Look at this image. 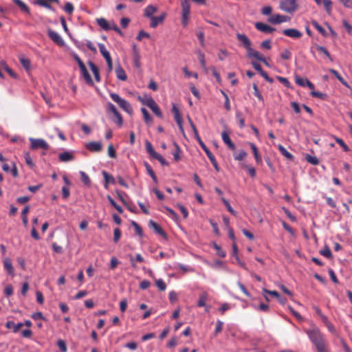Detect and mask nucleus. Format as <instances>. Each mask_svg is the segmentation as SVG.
Instances as JSON below:
<instances>
[{"label":"nucleus","mask_w":352,"mask_h":352,"mask_svg":"<svg viewBox=\"0 0 352 352\" xmlns=\"http://www.w3.org/2000/svg\"><path fill=\"white\" fill-rule=\"evenodd\" d=\"M221 201H223V203L224 204V205L226 206L227 210H228V212L230 213H231L232 215L234 216H236V211L232 208V206H230V203L228 202V200H226L224 197H221Z\"/></svg>","instance_id":"ea45409f"},{"label":"nucleus","mask_w":352,"mask_h":352,"mask_svg":"<svg viewBox=\"0 0 352 352\" xmlns=\"http://www.w3.org/2000/svg\"><path fill=\"white\" fill-rule=\"evenodd\" d=\"M322 322L327 328V329L332 333H336V329L331 322H329L327 316H322Z\"/></svg>","instance_id":"72a5a7b5"},{"label":"nucleus","mask_w":352,"mask_h":352,"mask_svg":"<svg viewBox=\"0 0 352 352\" xmlns=\"http://www.w3.org/2000/svg\"><path fill=\"white\" fill-rule=\"evenodd\" d=\"M146 150L147 153L153 158L158 154L153 148L151 143L146 140L145 142Z\"/></svg>","instance_id":"473e14b6"},{"label":"nucleus","mask_w":352,"mask_h":352,"mask_svg":"<svg viewBox=\"0 0 352 352\" xmlns=\"http://www.w3.org/2000/svg\"><path fill=\"white\" fill-rule=\"evenodd\" d=\"M320 254L322 256L331 258L332 257V254L330 248L327 246L324 247L322 250L320 251Z\"/></svg>","instance_id":"49530a36"},{"label":"nucleus","mask_w":352,"mask_h":352,"mask_svg":"<svg viewBox=\"0 0 352 352\" xmlns=\"http://www.w3.org/2000/svg\"><path fill=\"white\" fill-rule=\"evenodd\" d=\"M182 5V24L184 27L188 25L190 14V4L188 0H183L181 3Z\"/></svg>","instance_id":"39448f33"},{"label":"nucleus","mask_w":352,"mask_h":352,"mask_svg":"<svg viewBox=\"0 0 352 352\" xmlns=\"http://www.w3.org/2000/svg\"><path fill=\"white\" fill-rule=\"evenodd\" d=\"M155 284L157 287L161 291H164L166 289V284L162 279H157L155 280Z\"/></svg>","instance_id":"3c124183"},{"label":"nucleus","mask_w":352,"mask_h":352,"mask_svg":"<svg viewBox=\"0 0 352 352\" xmlns=\"http://www.w3.org/2000/svg\"><path fill=\"white\" fill-rule=\"evenodd\" d=\"M30 141L31 142V148L33 150L38 148L47 150L49 148L48 144L43 139L30 138Z\"/></svg>","instance_id":"0eeeda50"},{"label":"nucleus","mask_w":352,"mask_h":352,"mask_svg":"<svg viewBox=\"0 0 352 352\" xmlns=\"http://www.w3.org/2000/svg\"><path fill=\"white\" fill-rule=\"evenodd\" d=\"M110 97L124 111L129 114H131L133 113V109L130 103L124 98H122L118 94L111 93Z\"/></svg>","instance_id":"f03ea898"},{"label":"nucleus","mask_w":352,"mask_h":352,"mask_svg":"<svg viewBox=\"0 0 352 352\" xmlns=\"http://www.w3.org/2000/svg\"><path fill=\"white\" fill-rule=\"evenodd\" d=\"M255 28L257 30L266 34L272 33L276 30L274 28L262 22H256L255 23Z\"/></svg>","instance_id":"9d476101"},{"label":"nucleus","mask_w":352,"mask_h":352,"mask_svg":"<svg viewBox=\"0 0 352 352\" xmlns=\"http://www.w3.org/2000/svg\"><path fill=\"white\" fill-rule=\"evenodd\" d=\"M98 25L105 31L111 30L112 23H109L104 18L97 19Z\"/></svg>","instance_id":"412c9836"},{"label":"nucleus","mask_w":352,"mask_h":352,"mask_svg":"<svg viewBox=\"0 0 352 352\" xmlns=\"http://www.w3.org/2000/svg\"><path fill=\"white\" fill-rule=\"evenodd\" d=\"M284 35L292 38H300L302 36V33L294 28L285 29L283 31Z\"/></svg>","instance_id":"9b49d317"},{"label":"nucleus","mask_w":352,"mask_h":352,"mask_svg":"<svg viewBox=\"0 0 352 352\" xmlns=\"http://www.w3.org/2000/svg\"><path fill=\"white\" fill-rule=\"evenodd\" d=\"M166 17V14L164 12L162 13L158 16H152L150 20V27L152 28H155L158 25L163 23Z\"/></svg>","instance_id":"f8f14e48"},{"label":"nucleus","mask_w":352,"mask_h":352,"mask_svg":"<svg viewBox=\"0 0 352 352\" xmlns=\"http://www.w3.org/2000/svg\"><path fill=\"white\" fill-rule=\"evenodd\" d=\"M311 95L314 97L320 98L322 100H324L327 98V94L316 91H311Z\"/></svg>","instance_id":"bf43d9fd"},{"label":"nucleus","mask_w":352,"mask_h":352,"mask_svg":"<svg viewBox=\"0 0 352 352\" xmlns=\"http://www.w3.org/2000/svg\"><path fill=\"white\" fill-rule=\"evenodd\" d=\"M107 199L109 200V203L112 206L114 207V208L120 213L123 212V210L120 206L117 204V203L113 200V199L110 196L107 195Z\"/></svg>","instance_id":"4c0bfd02"},{"label":"nucleus","mask_w":352,"mask_h":352,"mask_svg":"<svg viewBox=\"0 0 352 352\" xmlns=\"http://www.w3.org/2000/svg\"><path fill=\"white\" fill-rule=\"evenodd\" d=\"M247 51L248 57L254 58L258 60H263V55L259 52L252 48V47Z\"/></svg>","instance_id":"393cba45"},{"label":"nucleus","mask_w":352,"mask_h":352,"mask_svg":"<svg viewBox=\"0 0 352 352\" xmlns=\"http://www.w3.org/2000/svg\"><path fill=\"white\" fill-rule=\"evenodd\" d=\"M253 89L254 91V94L255 96L258 98V100L261 102H263L264 101L263 97L261 95V94L260 93V91L258 89V87H257L256 84H255V83L253 84Z\"/></svg>","instance_id":"09e8293b"},{"label":"nucleus","mask_w":352,"mask_h":352,"mask_svg":"<svg viewBox=\"0 0 352 352\" xmlns=\"http://www.w3.org/2000/svg\"><path fill=\"white\" fill-rule=\"evenodd\" d=\"M139 100L142 102V104L147 106L151 109V110L160 118H163L162 113L157 105V104L155 102L154 99L151 97H149L146 99H143L141 97L138 98Z\"/></svg>","instance_id":"7ed1b4c3"},{"label":"nucleus","mask_w":352,"mask_h":352,"mask_svg":"<svg viewBox=\"0 0 352 352\" xmlns=\"http://www.w3.org/2000/svg\"><path fill=\"white\" fill-rule=\"evenodd\" d=\"M5 326L7 329H12L14 333H16L19 331L21 328L23 327V323L19 322L17 324H15L14 322L12 320H8L6 322Z\"/></svg>","instance_id":"dca6fc26"},{"label":"nucleus","mask_w":352,"mask_h":352,"mask_svg":"<svg viewBox=\"0 0 352 352\" xmlns=\"http://www.w3.org/2000/svg\"><path fill=\"white\" fill-rule=\"evenodd\" d=\"M80 72H81V74L83 76L85 82L89 85H94L93 80H92L89 73L88 72L87 68L85 67V68L81 69Z\"/></svg>","instance_id":"c85d7f7f"},{"label":"nucleus","mask_w":352,"mask_h":352,"mask_svg":"<svg viewBox=\"0 0 352 352\" xmlns=\"http://www.w3.org/2000/svg\"><path fill=\"white\" fill-rule=\"evenodd\" d=\"M336 142L343 148L346 152L349 151V146L345 144L342 139L340 138H335Z\"/></svg>","instance_id":"de8ad7c7"},{"label":"nucleus","mask_w":352,"mask_h":352,"mask_svg":"<svg viewBox=\"0 0 352 352\" xmlns=\"http://www.w3.org/2000/svg\"><path fill=\"white\" fill-rule=\"evenodd\" d=\"M25 163L30 167H34V164L32 162V157L30 156V154L29 153H25Z\"/></svg>","instance_id":"e2e57ef3"},{"label":"nucleus","mask_w":352,"mask_h":352,"mask_svg":"<svg viewBox=\"0 0 352 352\" xmlns=\"http://www.w3.org/2000/svg\"><path fill=\"white\" fill-rule=\"evenodd\" d=\"M115 72H116V77L119 80L125 81L127 79V76H126L124 70L122 69V67L120 65L116 68Z\"/></svg>","instance_id":"b1692460"},{"label":"nucleus","mask_w":352,"mask_h":352,"mask_svg":"<svg viewBox=\"0 0 352 352\" xmlns=\"http://www.w3.org/2000/svg\"><path fill=\"white\" fill-rule=\"evenodd\" d=\"M115 118L113 119V121L116 123L119 126L122 125L123 120L121 114L118 111V113L114 115Z\"/></svg>","instance_id":"6e6d98bb"},{"label":"nucleus","mask_w":352,"mask_h":352,"mask_svg":"<svg viewBox=\"0 0 352 352\" xmlns=\"http://www.w3.org/2000/svg\"><path fill=\"white\" fill-rule=\"evenodd\" d=\"M74 155L72 153L65 151L58 155V159L60 162H67L74 160Z\"/></svg>","instance_id":"5701e85b"},{"label":"nucleus","mask_w":352,"mask_h":352,"mask_svg":"<svg viewBox=\"0 0 352 352\" xmlns=\"http://www.w3.org/2000/svg\"><path fill=\"white\" fill-rule=\"evenodd\" d=\"M3 267L10 275H14V267L12 266V260L10 258H5L3 259Z\"/></svg>","instance_id":"aec40b11"},{"label":"nucleus","mask_w":352,"mask_h":352,"mask_svg":"<svg viewBox=\"0 0 352 352\" xmlns=\"http://www.w3.org/2000/svg\"><path fill=\"white\" fill-rule=\"evenodd\" d=\"M223 322L219 320L217 321L215 329L214 331V334L217 336L219 333L223 329Z\"/></svg>","instance_id":"603ef678"},{"label":"nucleus","mask_w":352,"mask_h":352,"mask_svg":"<svg viewBox=\"0 0 352 352\" xmlns=\"http://www.w3.org/2000/svg\"><path fill=\"white\" fill-rule=\"evenodd\" d=\"M143 38H150V34L146 32L144 30H141V31L139 32L136 38H137V40L140 41H142V39Z\"/></svg>","instance_id":"0e129e2a"},{"label":"nucleus","mask_w":352,"mask_h":352,"mask_svg":"<svg viewBox=\"0 0 352 352\" xmlns=\"http://www.w3.org/2000/svg\"><path fill=\"white\" fill-rule=\"evenodd\" d=\"M298 7L296 0H280L279 3V8L290 14L294 12Z\"/></svg>","instance_id":"20e7f679"},{"label":"nucleus","mask_w":352,"mask_h":352,"mask_svg":"<svg viewBox=\"0 0 352 352\" xmlns=\"http://www.w3.org/2000/svg\"><path fill=\"white\" fill-rule=\"evenodd\" d=\"M121 236V231L119 228H115L113 231V241L115 243H117Z\"/></svg>","instance_id":"69168bd1"},{"label":"nucleus","mask_w":352,"mask_h":352,"mask_svg":"<svg viewBox=\"0 0 352 352\" xmlns=\"http://www.w3.org/2000/svg\"><path fill=\"white\" fill-rule=\"evenodd\" d=\"M86 147L91 152H100L102 150V144L98 142H91L87 144Z\"/></svg>","instance_id":"a211bd4d"},{"label":"nucleus","mask_w":352,"mask_h":352,"mask_svg":"<svg viewBox=\"0 0 352 352\" xmlns=\"http://www.w3.org/2000/svg\"><path fill=\"white\" fill-rule=\"evenodd\" d=\"M311 24L321 34H326L325 30L316 20H312Z\"/></svg>","instance_id":"37998d69"},{"label":"nucleus","mask_w":352,"mask_h":352,"mask_svg":"<svg viewBox=\"0 0 352 352\" xmlns=\"http://www.w3.org/2000/svg\"><path fill=\"white\" fill-rule=\"evenodd\" d=\"M306 80H309L307 78H303L300 76H296V78H295L296 83L301 87H305L307 85Z\"/></svg>","instance_id":"864d4df0"},{"label":"nucleus","mask_w":352,"mask_h":352,"mask_svg":"<svg viewBox=\"0 0 352 352\" xmlns=\"http://www.w3.org/2000/svg\"><path fill=\"white\" fill-rule=\"evenodd\" d=\"M19 61L21 65L26 69L28 70L30 68V60L28 58H25L23 56L19 57Z\"/></svg>","instance_id":"a19ab883"},{"label":"nucleus","mask_w":352,"mask_h":352,"mask_svg":"<svg viewBox=\"0 0 352 352\" xmlns=\"http://www.w3.org/2000/svg\"><path fill=\"white\" fill-rule=\"evenodd\" d=\"M316 49L318 52L324 54L331 61H333V58H331L329 51L326 47L320 45H317Z\"/></svg>","instance_id":"c03bdc74"},{"label":"nucleus","mask_w":352,"mask_h":352,"mask_svg":"<svg viewBox=\"0 0 352 352\" xmlns=\"http://www.w3.org/2000/svg\"><path fill=\"white\" fill-rule=\"evenodd\" d=\"M278 148L280 153L283 155L286 159L289 160H294V155L290 153L281 144L278 145Z\"/></svg>","instance_id":"bb28decb"},{"label":"nucleus","mask_w":352,"mask_h":352,"mask_svg":"<svg viewBox=\"0 0 352 352\" xmlns=\"http://www.w3.org/2000/svg\"><path fill=\"white\" fill-rule=\"evenodd\" d=\"M208 300V294L206 292H203L200 294L197 306L198 307H206V303Z\"/></svg>","instance_id":"f704fd0d"},{"label":"nucleus","mask_w":352,"mask_h":352,"mask_svg":"<svg viewBox=\"0 0 352 352\" xmlns=\"http://www.w3.org/2000/svg\"><path fill=\"white\" fill-rule=\"evenodd\" d=\"M88 65L89 66V67L94 76L97 82H100V76L99 69H98V67L92 61H89Z\"/></svg>","instance_id":"4be33fe9"},{"label":"nucleus","mask_w":352,"mask_h":352,"mask_svg":"<svg viewBox=\"0 0 352 352\" xmlns=\"http://www.w3.org/2000/svg\"><path fill=\"white\" fill-rule=\"evenodd\" d=\"M318 6H320L322 3L328 14H331L332 10V1L331 0H314Z\"/></svg>","instance_id":"2eb2a0df"},{"label":"nucleus","mask_w":352,"mask_h":352,"mask_svg":"<svg viewBox=\"0 0 352 352\" xmlns=\"http://www.w3.org/2000/svg\"><path fill=\"white\" fill-rule=\"evenodd\" d=\"M149 225L157 234L162 236H166L165 232L162 230L161 226L156 222L153 221V220H151L149 221Z\"/></svg>","instance_id":"a878e982"},{"label":"nucleus","mask_w":352,"mask_h":352,"mask_svg":"<svg viewBox=\"0 0 352 352\" xmlns=\"http://www.w3.org/2000/svg\"><path fill=\"white\" fill-rule=\"evenodd\" d=\"M305 160L312 165H318L319 164V160L316 157L311 156L309 154H306Z\"/></svg>","instance_id":"58836bf2"},{"label":"nucleus","mask_w":352,"mask_h":352,"mask_svg":"<svg viewBox=\"0 0 352 352\" xmlns=\"http://www.w3.org/2000/svg\"><path fill=\"white\" fill-rule=\"evenodd\" d=\"M108 155L111 158H116V150L112 144H109L108 146Z\"/></svg>","instance_id":"680f3d73"},{"label":"nucleus","mask_w":352,"mask_h":352,"mask_svg":"<svg viewBox=\"0 0 352 352\" xmlns=\"http://www.w3.org/2000/svg\"><path fill=\"white\" fill-rule=\"evenodd\" d=\"M47 35L49 38L56 45L61 47L65 45L64 40L58 32L52 30V29H49L47 30Z\"/></svg>","instance_id":"6e6552de"},{"label":"nucleus","mask_w":352,"mask_h":352,"mask_svg":"<svg viewBox=\"0 0 352 352\" xmlns=\"http://www.w3.org/2000/svg\"><path fill=\"white\" fill-rule=\"evenodd\" d=\"M57 346L61 352H67V345L64 340H59L57 342Z\"/></svg>","instance_id":"5fc2aeb1"},{"label":"nucleus","mask_w":352,"mask_h":352,"mask_svg":"<svg viewBox=\"0 0 352 352\" xmlns=\"http://www.w3.org/2000/svg\"><path fill=\"white\" fill-rule=\"evenodd\" d=\"M98 47H99V50H100V54L104 57L105 60L111 58L109 52H108V50H107L105 45L103 43H98Z\"/></svg>","instance_id":"cd10ccee"},{"label":"nucleus","mask_w":352,"mask_h":352,"mask_svg":"<svg viewBox=\"0 0 352 352\" xmlns=\"http://www.w3.org/2000/svg\"><path fill=\"white\" fill-rule=\"evenodd\" d=\"M36 3L42 7L46 8L47 9H51V6L47 0H36Z\"/></svg>","instance_id":"774afa93"},{"label":"nucleus","mask_w":352,"mask_h":352,"mask_svg":"<svg viewBox=\"0 0 352 352\" xmlns=\"http://www.w3.org/2000/svg\"><path fill=\"white\" fill-rule=\"evenodd\" d=\"M214 249L217 251V254L221 258H224L226 256V253L224 250L221 249V248L217 245V243L213 244Z\"/></svg>","instance_id":"a18cd8bd"},{"label":"nucleus","mask_w":352,"mask_h":352,"mask_svg":"<svg viewBox=\"0 0 352 352\" xmlns=\"http://www.w3.org/2000/svg\"><path fill=\"white\" fill-rule=\"evenodd\" d=\"M102 174L104 179V188L108 189L109 184H115L116 183L115 178L112 175L109 174L107 172H106L105 170H103Z\"/></svg>","instance_id":"f3484780"},{"label":"nucleus","mask_w":352,"mask_h":352,"mask_svg":"<svg viewBox=\"0 0 352 352\" xmlns=\"http://www.w3.org/2000/svg\"><path fill=\"white\" fill-rule=\"evenodd\" d=\"M131 225L133 226L135 230V232L138 235H139L140 236H143V232H142V228L139 226L138 223H137L135 221H133L131 222Z\"/></svg>","instance_id":"8fccbe9b"},{"label":"nucleus","mask_w":352,"mask_h":352,"mask_svg":"<svg viewBox=\"0 0 352 352\" xmlns=\"http://www.w3.org/2000/svg\"><path fill=\"white\" fill-rule=\"evenodd\" d=\"M16 6H18L22 11L29 12L30 9L28 6L23 3L21 0H12Z\"/></svg>","instance_id":"e433bc0d"},{"label":"nucleus","mask_w":352,"mask_h":352,"mask_svg":"<svg viewBox=\"0 0 352 352\" xmlns=\"http://www.w3.org/2000/svg\"><path fill=\"white\" fill-rule=\"evenodd\" d=\"M130 262H131V265L133 267H136L135 263L136 262L144 263V258L142 256V255L140 254H137L135 255V258L133 256H130Z\"/></svg>","instance_id":"2f4dec72"},{"label":"nucleus","mask_w":352,"mask_h":352,"mask_svg":"<svg viewBox=\"0 0 352 352\" xmlns=\"http://www.w3.org/2000/svg\"><path fill=\"white\" fill-rule=\"evenodd\" d=\"M247 156V153L241 150L239 151V153L234 156V160L236 161H241L243 160L245 157Z\"/></svg>","instance_id":"052dcab7"},{"label":"nucleus","mask_w":352,"mask_h":352,"mask_svg":"<svg viewBox=\"0 0 352 352\" xmlns=\"http://www.w3.org/2000/svg\"><path fill=\"white\" fill-rule=\"evenodd\" d=\"M157 8L156 6L149 5L144 9V16L151 19L153 14L157 12Z\"/></svg>","instance_id":"6ab92c4d"},{"label":"nucleus","mask_w":352,"mask_h":352,"mask_svg":"<svg viewBox=\"0 0 352 352\" xmlns=\"http://www.w3.org/2000/svg\"><path fill=\"white\" fill-rule=\"evenodd\" d=\"M307 333L318 352H328L325 338L319 329H311Z\"/></svg>","instance_id":"f257e3e1"},{"label":"nucleus","mask_w":352,"mask_h":352,"mask_svg":"<svg viewBox=\"0 0 352 352\" xmlns=\"http://www.w3.org/2000/svg\"><path fill=\"white\" fill-rule=\"evenodd\" d=\"M198 143L199 146L201 147V148L204 151L206 155L209 158L210 161L211 162L212 166L215 168V170L219 172V167L217 164V162L214 156V155L210 152V151L208 149V148L206 146V145L204 144V142L201 140L200 137H198Z\"/></svg>","instance_id":"423d86ee"},{"label":"nucleus","mask_w":352,"mask_h":352,"mask_svg":"<svg viewBox=\"0 0 352 352\" xmlns=\"http://www.w3.org/2000/svg\"><path fill=\"white\" fill-rule=\"evenodd\" d=\"M141 112L143 115L144 122L148 125L151 124L153 122V118L149 114L148 111L145 108L142 107L141 108Z\"/></svg>","instance_id":"7c9ffc66"},{"label":"nucleus","mask_w":352,"mask_h":352,"mask_svg":"<svg viewBox=\"0 0 352 352\" xmlns=\"http://www.w3.org/2000/svg\"><path fill=\"white\" fill-rule=\"evenodd\" d=\"M221 137L223 142L228 146V147L230 150L234 151L236 149L235 144L232 142L228 133L226 131L222 132Z\"/></svg>","instance_id":"4468645a"},{"label":"nucleus","mask_w":352,"mask_h":352,"mask_svg":"<svg viewBox=\"0 0 352 352\" xmlns=\"http://www.w3.org/2000/svg\"><path fill=\"white\" fill-rule=\"evenodd\" d=\"M80 175L82 182L85 186H90L91 184V179L88 175H87L84 171H80Z\"/></svg>","instance_id":"c9c22d12"},{"label":"nucleus","mask_w":352,"mask_h":352,"mask_svg":"<svg viewBox=\"0 0 352 352\" xmlns=\"http://www.w3.org/2000/svg\"><path fill=\"white\" fill-rule=\"evenodd\" d=\"M198 59L202 68L206 69V64L205 61V56L201 51H199L198 52Z\"/></svg>","instance_id":"4d7b16f0"},{"label":"nucleus","mask_w":352,"mask_h":352,"mask_svg":"<svg viewBox=\"0 0 352 352\" xmlns=\"http://www.w3.org/2000/svg\"><path fill=\"white\" fill-rule=\"evenodd\" d=\"M243 167L246 168L248 170V174L252 177H254L256 175V170L254 167L248 165H243Z\"/></svg>","instance_id":"13d9d810"},{"label":"nucleus","mask_w":352,"mask_h":352,"mask_svg":"<svg viewBox=\"0 0 352 352\" xmlns=\"http://www.w3.org/2000/svg\"><path fill=\"white\" fill-rule=\"evenodd\" d=\"M237 39L242 43L243 47L248 50L251 47V41L249 38L243 34H236Z\"/></svg>","instance_id":"ddd939ff"},{"label":"nucleus","mask_w":352,"mask_h":352,"mask_svg":"<svg viewBox=\"0 0 352 352\" xmlns=\"http://www.w3.org/2000/svg\"><path fill=\"white\" fill-rule=\"evenodd\" d=\"M74 6L72 5V3H69V2H67L65 5V7H64V10L68 13V14H72L73 12H74Z\"/></svg>","instance_id":"338daca9"},{"label":"nucleus","mask_w":352,"mask_h":352,"mask_svg":"<svg viewBox=\"0 0 352 352\" xmlns=\"http://www.w3.org/2000/svg\"><path fill=\"white\" fill-rule=\"evenodd\" d=\"M174 118L181 131L184 132L183 119L180 113L174 116Z\"/></svg>","instance_id":"79ce46f5"},{"label":"nucleus","mask_w":352,"mask_h":352,"mask_svg":"<svg viewBox=\"0 0 352 352\" xmlns=\"http://www.w3.org/2000/svg\"><path fill=\"white\" fill-rule=\"evenodd\" d=\"M289 20V16L281 15L279 14H274L268 19V21L272 24H280L284 22H287Z\"/></svg>","instance_id":"1a4fd4ad"},{"label":"nucleus","mask_w":352,"mask_h":352,"mask_svg":"<svg viewBox=\"0 0 352 352\" xmlns=\"http://www.w3.org/2000/svg\"><path fill=\"white\" fill-rule=\"evenodd\" d=\"M250 148L252 150V152H253L254 156L255 157L256 162L258 164L261 163L262 162V158H261V157L260 156V155L258 153V148L256 146V145L254 143L250 142Z\"/></svg>","instance_id":"c756f323"}]
</instances>
